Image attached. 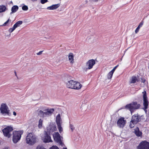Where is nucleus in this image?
<instances>
[{"label": "nucleus", "mask_w": 149, "mask_h": 149, "mask_svg": "<svg viewBox=\"0 0 149 149\" xmlns=\"http://www.w3.org/2000/svg\"><path fill=\"white\" fill-rule=\"evenodd\" d=\"M66 84V86L68 88L77 90L80 89L82 86V85L79 82L73 80L68 81Z\"/></svg>", "instance_id": "nucleus-1"}, {"label": "nucleus", "mask_w": 149, "mask_h": 149, "mask_svg": "<svg viewBox=\"0 0 149 149\" xmlns=\"http://www.w3.org/2000/svg\"><path fill=\"white\" fill-rule=\"evenodd\" d=\"M37 137L33 133H29L26 137V143L29 145H33L36 143Z\"/></svg>", "instance_id": "nucleus-2"}, {"label": "nucleus", "mask_w": 149, "mask_h": 149, "mask_svg": "<svg viewBox=\"0 0 149 149\" xmlns=\"http://www.w3.org/2000/svg\"><path fill=\"white\" fill-rule=\"evenodd\" d=\"M23 133V132L22 131H15L13 132L12 140L14 143H17L20 140Z\"/></svg>", "instance_id": "nucleus-3"}, {"label": "nucleus", "mask_w": 149, "mask_h": 149, "mask_svg": "<svg viewBox=\"0 0 149 149\" xmlns=\"http://www.w3.org/2000/svg\"><path fill=\"white\" fill-rule=\"evenodd\" d=\"M54 111L53 109H47L44 110V111L40 110L39 114H40L43 118H45L51 116Z\"/></svg>", "instance_id": "nucleus-4"}, {"label": "nucleus", "mask_w": 149, "mask_h": 149, "mask_svg": "<svg viewBox=\"0 0 149 149\" xmlns=\"http://www.w3.org/2000/svg\"><path fill=\"white\" fill-rule=\"evenodd\" d=\"M140 106V104H138L136 102H133L126 105L125 107L126 109H129L132 113L134 110L139 109Z\"/></svg>", "instance_id": "nucleus-5"}, {"label": "nucleus", "mask_w": 149, "mask_h": 149, "mask_svg": "<svg viewBox=\"0 0 149 149\" xmlns=\"http://www.w3.org/2000/svg\"><path fill=\"white\" fill-rule=\"evenodd\" d=\"M0 111L1 113L4 116L10 115V110L8 106L6 104L2 103L1 104L0 107Z\"/></svg>", "instance_id": "nucleus-6"}, {"label": "nucleus", "mask_w": 149, "mask_h": 149, "mask_svg": "<svg viewBox=\"0 0 149 149\" xmlns=\"http://www.w3.org/2000/svg\"><path fill=\"white\" fill-rule=\"evenodd\" d=\"M53 137L55 141L63 146L64 145L62 140L63 138L61 136L58 132H54L53 134Z\"/></svg>", "instance_id": "nucleus-7"}, {"label": "nucleus", "mask_w": 149, "mask_h": 149, "mask_svg": "<svg viewBox=\"0 0 149 149\" xmlns=\"http://www.w3.org/2000/svg\"><path fill=\"white\" fill-rule=\"evenodd\" d=\"M13 130L12 127L8 126L3 129L2 132L5 136L9 138L11 136V132Z\"/></svg>", "instance_id": "nucleus-8"}, {"label": "nucleus", "mask_w": 149, "mask_h": 149, "mask_svg": "<svg viewBox=\"0 0 149 149\" xmlns=\"http://www.w3.org/2000/svg\"><path fill=\"white\" fill-rule=\"evenodd\" d=\"M47 132L50 134H52L53 132L56 131L57 130V128L55 125L52 123H50L47 127Z\"/></svg>", "instance_id": "nucleus-9"}, {"label": "nucleus", "mask_w": 149, "mask_h": 149, "mask_svg": "<svg viewBox=\"0 0 149 149\" xmlns=\"http://www.w3.org/2000/svg\"><path fill=\"white\" fill-rule=\"evenodd\" d=\"M138 149H149V142L146 141L141 142L137 147Z\"/></svg>", "instance_id": "nucleus-10"}, {"label": "nucleus", "mask_w": 149, "mask_h": 149, "mask_svg": "<svg viewBox=\"0 0 149 149\" xmlns=\"http://www.w3.org/2000/svg\"><path fill=\"white\" fill-rule=\"evenodd\" d=\"M43 141L45 143L52 142L50 136L46 131H45L44 135L42 138Z\"/></svg>", "instance_id": "nucleus-11"}, {"label": "nucleus", "mask_w": 149, "mask_h": 149, "mask_svg": "<svg viewBox=\"0 0 149 149\" xmlns=\"http://www.w3.org/2000/svg\"><path fill=\"white\" fill-rule=\"evenodd\" d=\"M95 61L93 59H91L86 63L85 70H90L92 68L93 66L95 64Z\"/></svg>", "instance_id": "nucleus-12"}, {"label": "nucleus", "mask_w": 149, "mask_h": 149, "mask_svg": "<svg viewBox=\"0 0 149 149\" xmlns=\"http://www.w3.org/2000/svg\"><path fill=\"white\" fill-rule=\"evenodd\" d=\"M143 105L144 107V110L145 111H146V109L148 108V101L147 100V97L146 91H145L143 92Z\"/></svg>", "instance_id": "nucleus-13"}, {"label": "nucleus", "mask_w": 149, "mask_h": 149, "mask_svg": "<svg viewBox=\"0 0 149 149\" xmlns=\"http://www.w3.org/2000/svg\"><path fill=\"white\" fill-rule=\"evenodd\" d=\"M126 123V121L124 118H121L117 121V126L119 128H123L125 126Z\"/></svg>", "instance_id": "nucleus-14"}, {"label": "nucleus", "mask_w": 149, "mask_h": 149, "mask_svg": "<svg viewBox=\"0 0 149 149\" xmlns=\"http://www.w3.org/2000/svg\"><path fill=\"white\" fill-rule=\"evenodd\" d=\"M140 120V119L138 117V114H135L132 116L131 121L134 122V123L136 124Z\"/></svg>", "instance_id": "nucleus-15"}, {"label": "nucleus", "mask_w": 149, "mask_h": 149, "mask_svg": "<svg viewBox=\"0 0 149 149\" xmlns=\"http://www.w3.org/2000/svg\"><path fill=\"white\" fill-rule=\"evenodd\" d=\"M69 61L70 63L73 64L74 62V55L72 53H70L68 55Z\"/></svg>", "instance_id": "nucleus-16"}, {"label": "nucleus", "mask_w": 149, "mask_h": 149, "mask_svg": "<svg viewBox=\"0 0 149 149\" xmlns=\"http://www.w3.org/2000/svg\"><path fill=\"white\" fill-rule=\"evenodd\" d=\"M60 6L59 4L52 5L48 7L47 9L49 10H53L58 8Z\"/></svg>", "instance_id": "nucleus-17"}, {"label": "nucleus", "mask_w": 149, "mask_h": 149, "mask_svg": "<svg viewBox=\"0 0 149 149\" xmlns=\"http://www.w3.org/2000/svg\"><path fill=\"white\" fill-rule=\"evenodd\" d=\"M56 123L57 124H61L62 123V120L59 114L56 116Z\"/></svg>", "instance_id": "nucleus-18"}, {"label": "nucleus", "mask_w": 149, "mask_h": 149, "mask_svg": "<svg viewBox=\"0 0 149 149\" xmlns=\"http://www.w3.org/2000/svg\"><path fill=\"white\" fill-rule=\"evenodd\" d=\"M137 79L136 77L135 76H133L130 79L129 82L130 84L135 83L136 81H137Z\"/></svg>", "instance_id": "nucleus-19"}, {"label": "nucleus", "mask_w": 149, "mask_h": 149, "mask_svg": "<svg viewBox=\"0 0 149 149\" xmlns=\"http://www.w3.org/2000/svg\"><path fill=\"white\" fill-rule=\"evenodd\" d=\"M18 9V7L17 6H13L12 8V12L10 13V14L15 12Z\"/></svg>", "instance_id": "nucleus-20"}, {"label": "nucleus", "mask_w": 149, "mask_h": 149, "mask_svg": "<svg viewBox=\"0 0 149 149\" xmlns=\"http://www.w3.org/2000/svg\"><path fill=\"white\" fill-rule=\"evenodd\" d=\"M95 40L94 36H89L88 38V42L92 43Z\"/></svg>", "instance_id": "nucleus-21"}, {"label": "nucleus", "mask_w": 149, "mask_h": 149, "mask_svg": "<svg viewBox=\"0 0 149 149\" xmlns=\"http://www.w3.org/2000/svg\"><path fill=\"white\" fill-rule=\"evenodd\" d=\"M22 23V22L21 21H17L13 26L15 28L19 26Z\"/></svg>", "instance_id": "nucleus-22"}, {"label": "nucleus", "mask_w": 149, "mask_h": 149, "mask_svg": "<svg viewBox=\"0 0 149 149\" xmlns=\"http://www.w3.org/2000/svg\"><path fill=\"white\" fill-rule=\"evenodd\" d=\"M6 10V8L5 6H0V13L4 12Z\"/></svg>", "instance_id": "nucleus-23"}, {"label": "nucleus", "mask_w": 149, "mask_h": 149, "mask_svg": "<svg viewBox=\"0 0 149 149\" xmlns=\"http://www.w3.org/2000/svg\"><path fill=\"white\" fill-rule=\"evenodd\" d=\"M61 124H57L58 128L60 133H61L63 131V129L61 126Z\"/></svg>", "instance_id": "nucleus-24"}, {"label": "nucleus", "mask_w": 149, "mask_h": 149, "mask_svg": "<svg viewBox=\"0 0 149 149\" xmlns=\"http://www.w3.org/2000/svg\"><path fill=\"white\" fill-rule=\"evenodd\" d=\"M113 73L111 71L108 73L107 75V78L108 79H111Z\"/></svg>", "instance_id": "nucleus-25"}, {"label": "nucleus", "mask_w": 149, "mask_h": 149, "mask_svg": "<svg viewBox=\"0 0 149 149\" xmlns=\"http://www.w3.org/2000/svg\"><path fill=\"white\" fill-rule=\"evenodd\" d=\"M43 120L40 119L39 121L38 126L39 128H41L42 127Z\"/></svg>", "instance_id": "nucleus-26"}, {"label": "nucleus", "mask_w": 149, "mask_h": 149, "mask_svg": "<svg viewBox=\"0 0 149 149\" xmlns=\"http://www.w3.org/2000/svg\"><path fill=\"white\" fill-rule=\"evenodd\" d=\"M11 22V20L8 19L6 22H5L3 25V26H8L10 24V22Z\"/></svg>", "instance_id": "nucleus-27"}, {"label": "nucleus", "mask_w": 149, "mask_h": 149, "mask_svg": "<svg viewBox=\"0 0 149 149\" xmlns=\"http://www.w3.org/2000/svg\"><path fill=\"white\" fill-rule=\"evenodd\" d=\"M136 124V123H134V122L131 120L130 122V126L131 128H132L134 127L135 125Z\"/></svg>", "instance_id": "nucleus-28"}, {"label": "nucleus", "mask_w": 149, "mask_h": 149, "mask_svg": "<svg viewBox=\"0 0 149 149\" xmlns=\"http://www.w3.org/2000/svg\"><path fill=\"white\" fill-rule=\"evenodd\" d=\"M135 134L138 136H140L141 135V132L139 131H135Z\"/></svg>", "instance_id": "nucleus-29"}, {"label": "nucleus", "mask_w": 149, "mask_h": 149, "mask_svg": "<svg viewBox=\"0 0 149 149\" xmlns=\"http://www.w3.org/2000/svg\"><path fill=\"white\" fill-rule=\"evenodd\" d=\"M22 8L24 10H27L28 9V7L26 5H24L22 7Z\"/></svg>", "instance_id": "nucleus-30"}, {"label": "nucleus", "mask_w": 149, "mask_h": 149, "mask_svg": "<svg viewBox=\"0 0 149 149\" xmlns=\"http://www.w3.org/2000/svg\"><path fill=\"white\" fill-rule=\"evenodd\" d=\"M15 28L13 26V27L12 28H10L9 30V32L10 33H12L15 29Z\"/></svg>", "instance_id": "nucleus-31"}, {"label": "nucleus", "mask_w": 149, "mask_h": 149, "mask_svg": "<svg viewBox=\"0 0 149 149\" xmlns=\"http://www.w3.org/2000/svg\"><path fill=\"white\" fill-rule=\"evenodd\" d=\"M70 129H71V131H73L74 129V127L73 125L70 124Z\"/></svg>", "instance_id": "nucleus-32"}, {"label": "nucleus", "mask_w": 149, "mask_h": 149, "mask_svg": "<svg viewBox=\"0 0 149 149\" xmlns=\"http://www.w3.org/2000/svg\"><path fill=\"white\" fill-rule=\"evenodd\" d=\"M143 24V22H141L140 24L137 27L136 29L139 30V29H140V27H141L142 26Z\"/></svg>", "instance_id": "nucleus-33"}, {"label": "nucleus", "mask_w": 149, "mask_h": 149, "mask_svg": "<svg viewBox=\"0 0 149 149\" xmlns=\"http://www.w3.org/2000/svg\"><path fill=\"white\" fill-rule=\"evenodd\" d=\"M49 149H59L56 146H53Z\"/></svg>", "instance_id": "nucleus-34"}, {"label": "nucleus", "mask_w": 149, "mask_h": 149, "mask_svg": "<svg viewBox=\"0 0 149 149\" xmlns=\"http://www.w3.org/2000/svg\"><path fill=\"white\" fill-rule=\"evenodd\" d=\"M36 149H45V148L42 146H38L37 147Z\"/></svg>", "instance_id": "nucleus-35"}, {"label": "nucleus", "mask_w": 149, "mask_h": 149, "mask_svg": "<svg viewBox=\"0 0 149 149\" xmlns=\"http://www.w3.org/2000/svg\"><path fill=\"white\" fill-rule=\"evenodd\" d=\"M47 1V0H41V2L42 4H44Z\"/></svg>", "instance_id": "nucleus-36"}, {"label": "nucleus", "mask_w": 149, "mask_h": 149, "mask_svg": "<svg viewBox=\"0 0 149 149\" xmlns=\"http://www.w3.org/2000/svg\"><path fill=\"white\" fill-rule=\"evenodd\" d=\"M117 66H115V67H114L112 69V70L111 71L113 73L114 72V71H115L116 69V68H117Z\"/></svg>", "instance_id": "nucleus-37"}, {"label": "nucleus", "mask_w": 149, "mask_h": 149, "mask_svg": "<svg viewBox=\"0 0 149 149\" xmlns=\"http://www.w3.org/2000/svg\"><path fill=\"white\" fill-rule=\"evenodd\" d=\"M42 52H43L42 51H40L37 54V55H40L41 54H42Z\"/></svg>", "instance_id": "nucleus-38"}, {"label": "nucleus", "mask_w": 149, "mask_h": 149, "mask_svg": "<svg viewBox=\"0 0 149 149\" xmlns=\"http://www.w3.org/2000/svg\"><path fill=\"white\" fill-rule=\"evenodd\" d=\"M139 30L137 29L135 30V33H137L139 31Z\"/></svg>", "instance_id": "nucleus-39"}, {"label": "nucleus", "mask_w": 149, "mask_h": 149, "mask_svg": "<svg viewBox=\"0 0 149 149\" xmlns=\"http://www.w3.org/2000/svg\"><path fill=\"white\" fill-rule=\"evenodd\" d=\"M13 114L14 116H16V115H17V113H16V112H15V111H13Z\"/></svg>", "instance_id": "nucleus-40"}, {"label": "nucleus", "mask_w": 149, "mask_h": 149, "mask_svg": "<svg viewBox=\"0 0 149 149\" xmlns=\"http://www.w3.org/2000/svg\"><path fill=\"white\" fill-rule=\"evenodd\" d=\"M31 0L33 1H37V0Z\"/></svg>", "instance_id": "nucleus-41"}, {"label": "nucleus", "mask_w": 149, "mask_h": 149, "mask_svg": "<svg viewBox=\"0 0 149 149\" xmlns=\"http://www.w3.org/2000/svg\"><path fill=\"white\" fill-rule=\"evenodd\" d=\"M45 38H46V39H49V37H48L47 38L46 37H45Z\"/></svg>", "instance_id": "nucleus-42"}, {"label": "nucleus", "mask_w": 149, "mask_h": 149, "mask_svg": "<svg viewBox=\"0 0 149 149\" xmlns=\"http://www.w3.org/2000/svg\"><path fill=\"white\" fill-rule=\"evenodd\" d=\"M15 75H16V74H16V72H15Z\"/></svg>", "instance_id": "nucleus-43"}, {"label": "nucleus", "mask_w": 149, "mask_h": 149, "mask_svg": "<svg viewBox=\"0 0 149 149\" xmlns=\"http://www.w3.org/2000/svg\"><path fill=\"white\" fill-rule=\"evenodd\" d=\"M63 149H67L66 148H63Z\"/></svg>", "instance_id": "nucleus-44"}]
</instances>
